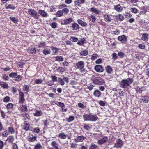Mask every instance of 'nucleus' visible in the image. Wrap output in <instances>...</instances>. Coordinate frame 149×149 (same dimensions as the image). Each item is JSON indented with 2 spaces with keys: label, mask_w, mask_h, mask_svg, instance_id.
I'll return each mask as SVG.
<instances>
[{
  "label": "nucleus",
  "mask_w": 149,
  "mask_h": 149,
  "mask_svg": "<svg viewBox=\"0 0 149 149\" xmlns=\"http://www.w3.org/2000/svg\"><path fill=\"white\" fill-rule=\"evenodd\" d=\"M83 118L85 121L94 122L97 121L98 117L96 114L90 113L89 114H85L83 115Z\"/></svg>",
  "instance_id": "nucleus-1"
},
{
  "label": "nucleus",
  "mask_w": 149,
  "mask_h": 149,
  "mask_svg": "<svg viewBox=\"0 0 149 149\" xmlns=\"http://www.w3.org/2000/svg\"><path fill=\"white\" fill-rule=\"evenodd\" d=\"M84 62L83 61H79L76 64L75 68L77 69H79L81 73H84L86 71V70L84 68Z\"/></svg>",
  "instance_id": "nucleus-2"
},
{
  "label": "nucleus",
  "mask_w": 149,
  "mask_h": 149,
  "mask_svg": "<svg viewBox=\"0 0 149 149\" xmlns=\"http://www.w3.org/2000/svg\"><path fill=\"white\" fill-rule=\"evenodd\" d=\"M28 13L29 15L35 19H38L40 16L37 12L33 9H29Z\"/></svg>",
  "instance_id": "nucleus-3"
},
{
  "label": "nucleus",
  "mask_w": 149,
  "mask_h": 149,
  "mask_svg": "<svg viewBox=\"0 0 149 149\" xmlns=\"http://www.w3.org/2000/svg\"><path fill=\"white\" fill-rule=\"evenodd\" d=\"M68 78L63 75H62L60 77L58 78V82L61 84H64L65 83H68Z\"/></svg>",
  "instance_id": "nucleus-4"
},
{
  "label": "nucleus",
  "mask_w": 149,
  "mask_h": 149,
  "mask_svg": "<svg viewBox=\"0 0 149 149\" xmlns=\"http://www.w3.org/2000/svg\"><path fill=\"white\" fill-rule=\"evenodd\" d=\"M10 77L14 78L16 81H20L22 79V77L20 75L17 74L16 73L12 72L9 74Z\"/></svg>",
  "instance_id": "nucleus-5"
},
{
  "label": "nucleus",
  "mask_w": 149,
  "mask_h": 149,
  "mask_svg": "<svg viewBox=\"0 0 149 149\" xmlns=\"http://www.w3.org/2000/svg\"><path fill=\"white\" fill-rule=\"evenodd\" d=\"M123 141L120 139H118L116 141L114 145L115 147L121 148L123 145Z\"/></svg>",
  "instance_id": "nucleus-6"
},
{
  "label": "nucleus",
  "mask_w": 149,
  "mask_h": 149,
  "mask_svg": "<svg viewBox=\"0 0 149 149\" xmlns=\"http://www.w3.org/2000/svg\"><path fill=\"white\" fill-rule=\"evenodd\" d=\"M118 41L121 42L122 43H125L127 42V36L125 35H121L118 37Z\"/></svg>",
  "instance_id": "nucleus-7"
},
{
  "label": "nucleus",
  "mask_w": 149,
  "mask_h": 149,
  "mask_svg": "<svg viewBox=\"0 0 149 149\" xmlns=\"http://www.w3.org/2000/svg\"><path fill=\"white\" fill-rule=\"evenodd\" d=\"M19 94V103L20 104H23L25 101L24 93L22 92H20Z\"/></svg>",
  "instance_id": "nucleus-8"
},
{
  "label": "nucleus",
  "mask_w": 149,
  "mask_h": 149,
  "mask_svg": "<svg viewBox=\"0 0 149 149\" xmlns=\"http://www.w3.org/2000/svg\"><path fill=\"white\" fill-rule=\"evenodd\" d=\"M73 21V20L72 18L70 17L64 19L63 21H62L61 24V25H66L70 24Z\"/></svg>",
  "instance_id": "nucleus-9"
},
{
  "label": "nucleus",
  "mask_w": 149,
  "mask_h": 149,
  "mask_svg": "<svg viewBox=\"0 0 149 149\" xmlns=\"http://www.w3.org/2000/svg\"><path fill=\"white\" fill-rule=\"evenodd\" d=\"M93 81L94 84L104 83L103 80L100 77H96L93 80Z\"/></svg>",
  "instance_id": "nucleus-10"
},
{
  "label": "nucleus",
  "mask_w": 149,
  "mask_h": 149,
  "mask_svg": "<svg viewBox=\"0 0 149 149\" xmlns=\"http://www.w3.org/2000/svg\"><path fill=\"white\" fill-rule=\"evenodd\" d=\"M95 69L96 71L99 72H103L104 69L102 66L100 65H97L95 67Z\"/></svg>",
  "instance_id": "nucleus-11"
},
{
  "label": "nucleus",
  "mask_w": 149,
  "mask_h": 149,
  "mask_svg": "<svg viewBox=\"0 0 149 149\" xmlns=\"http://www.w3.org/2000/svg\"><path fill=\"white\" fill-rule=\"evenodd\" d=\"M133 82V79L132 78H128L126 79H124L122 80V84H128V83H132Z\"/></svg>",
  "instance_id": "nucleus-12"
},
{
  "label": "nucleus",
  "mask_w": 149,
  "mask_h": 149,
  "mask_svg": "<svg viewBox=\"0 0 149 149\" xmlns=\"http://www.w3.org/2000/svg\"><path fill=\"white\" fill-rule=\"evenodd\" d=\"M38 13L42 17H47L48 16V13L44 10H40L38 11Z\"/></svg>",
  "instance_id": "nucleus-13"
},
{
  "label": "nucleus",
  "mask_w": 149,
  "mask_h": 149,
  "mask_svg": "<svg viewBox=\"0 0 149 149\" xmlns=\"http://www.w3.org/2000/svg\"><path fill=\"white\" fill-rule=\"evenodd\" d=\"M86 138L83 136H78L74 140L75 142H82Z\"/></svg>",
  "instance_id": "nucleus-14"
},
{
  "label": "nucleus",
  "mask_w": 149,
  "mask_h": 149,
  "mask_svg": "<svg viewBox=\"0 0 149 149\" xmlns=\"http://www.w3.org/2000/svg\"><path fill=\"white\" fill-rule=\"evenodd\" d=\"M19 109L22 112H26L27 111L28 109L26 105H22L20 107Z\"/></svg>",
  "instance_id": "nucleus-15"
},
{
  "label": "nucleus",
  "mask_w": 149,
  "mask_h": 149,
  "mask_svg": "<svg viewBox=\"0 0 149 149\" xmlns=\"http://www.w3.org/2000/svg\"><path fill=\"white\" fill-rule=\"evenodd\" d=\"M51 145L54 149L52 148H50L49 149H59L58 144L56 141H53L51 143Z\"/></svg>",
  "instance_id": "nucleus-16"
},
{
  "label": "nucleus",
  "mask_w": 149,
  "mask_h": 149,
  "mask_svg": "<svg viewBox=\"0 0 149 149\" xmlns=\"http://www.w3.org/2000/svg\"><path fill=\"white\" fill-rule=\"evenodd\" d=\"M141 100L144 103H147L149 102V97L147 96H143L141 97Z\"/></svg>",
  "instance_id": "nucleus-17"
},
{
  "label": "nucleus",
  "mask_w": 149,
  "mask_h": 149,
  "mask_svg": "<svg viewBox=\"0 0 149 149\" xmlns=\"http://www.w3.org/2000/svg\"><path fill=\"white\" fill-rule=\"evenodd\" d=\"M93 95L95 97H101L102 93L99 90H96L93 93Z\"/></svg>",
  "instance_id": "nucleus-18"
},
{
  "label": "nucleus",
  "mask_w": 149,
  "mask_h": 149,
  "mask_svg": "<svg viewBox=\"0 0 149 149\" xmlns=\"http://www.w3.org/2000/svg\"><path fill=\"white\" fill-rule=\"evenodd\" d=\"M71 25V27L72 28L73 30H77L79 28V25L75 22L73 23Z\"/></svg>",
  "instance_id": "nucleus-19"
},
{
  "label": "nucleus",
  "mask_w": 149,
  "mask_h": 149,
  "mask_svg": "<svg viewBox=\"0 0 149 149\" xmlns=\"http://www.w3.org/2000/svg\"><path fill=\"white\" fill-rule=\"evenodd\" d=\"M27 51L29 53L33 54H35L36 52V49L34 48H29L28 49Z\"/></svg>",
  "instance_id": "nucleus-20"
},
{
  "label": "nucleus",
  "mask_w": 149,
  "mask_h": 149,
  "mask_svg": "<svg viewBox=\"0 0 149 149\" xmlns=\"http://www.w3.org/2000/svg\"><path fill=\"white\" fill-rule=\"evenodd\" d=\"M107 138L105 137L101 139H99L98 141V144L102 145L106 142Z\"/></svg>",
  "instance_id": "nucleus-21"
},
{
  "label": "nucleus",
  "mask_w": 149,
  "mask_h": 149,
  "mask_svg": "<svg viewBox=\"0 0 149 149\" xmlns=\"http://www.w3.org/2000/svg\"><path fill=\"white\" fill-rule=\"evenodd\" d=\"M114 9L118 12H120L123 10V8L120 5H117L114 7Z\"/></svg>",
  "instance_id": "nucleus-22"
},
{
  "label": "nucleus",
  "mask_w": 149,
  "mask_h": 149,
  "mask_svg": "<svg viewBox=\"0 0 149 149\" xmlns=\"http://www.w3.org/2000/svg\"><path fill=\"white\" fill-rule=\"evenodd\" d=\"M77 22L78 24L83 27H86L87 26V24L85 22L80 19H78Z\"/></svg>",
  "instance_id": "nucleus-23"
},
{
  "label": "nucleus",
  "mask_w": 149,
  "mask_h": 149,
  "mask_svg": "<svg viewBox=\"0 0 149 149\" xmlns=\"http://www.w3.org/2000/svg\"><path fill=\"white\" fill-rule=\"evenodd\" d=\"M23 127V129L27 131L29 130V128L30 127V125L29 123L27 122V121H25L24 122V126Z\"/></svg>",
  "instance_id": "nucleus-24"
},
{
  "label": "nucleus",
  "mask_w": 149,
  "mask_h": 149,
  "mask_svg": "<svg viewBox=\"0 0 149 149\" xmlns=\"http://www.w3.org/2000/svg\"><path fill=\"white\" fill-rule=\"evenodd\" d=\"M148 35L146 33H143L142 34L141 39L145 41H147L148 40Z\"/></svg>",
  "instance_id": "nucleus-25"
},
{
  "label": "nucleus",
  "mask_w": 149,
  "mask_h": 149,
  "mask_svg": "<svg viewBox=\"0 0 149 149\" xmlns=\"http://www.w3.org/2000/svg\"><path fill=\"white\" fill-rule=\"evenodd\" d=\"M58 136L61 139H64L66 138L67 135L65 134L64 132H61L59 134Z\"/></svg>",
  "instance_id": "nucleus-26"
},
{
  "label": "nucleus",
  "mask_w": 149,
  "mask_h": 149,
  "mask_svg": "<svg viewBox=\"0 0 149 149\" xmlns=\"http://www.w3.org/2000/svg\"><path fill=\"white\" fill-rule=\"evenodd\" d=\"M106 70L108 74H111L113 71L112 67L109 65L107 66L106 67Z\"/></svg>",
  "instance_id": "nucleus-27"
},
{
  "label": "nucleus",
  "mask_w": 149,
  "mask_h": 149,
  "mask_svg": "<svg viewBox=\"0 0 149 149\" xmlns=\"http://www.w3.org/2000/svg\"><path fill=\"white\" fill-rule=\"evenodd\" d=\"M115 17L116 18L119 19V20L120 21H122L124 19V17L121 14H118V15H115Z\"/></svg>",
  "instance_id": "nucleus-28"
},
{
  "label": "nucleus",
  "mask_w": 149,
  "mask_h": 149,
  "mask_svg": "<svg viewBox=\"0 0 149 149\" xmlns=\"http://www.w3.org/2000/svg\"><path fill=\"white\" fill-rule=\"evenodd\" d=\"M65 70V68L62 67H58L57 69V71L59 73H63Z\"/></svg>",
  "instance_id": "nucleus-29"
},
{
  "label": "nucleus",
  "mask_w": 149,
  "mask_h": 149,
  "mask_svg": "<svg viewBox=\"0 0 149 149\" xmlns=\"http://www.w3.org/2000/svg\"><path fill=\"white\" fill-rule=\"evenodd\" d=\"M43 53L45 55L49 54L51 53V51L49 49L45 48L43 50Z\"/></svg>",
  "instance_id": "nucleus-30"
},
{
  "label": "nucleus",
  "mask_w": 149,
  "mask_h": 149,
  "mask_svg": "<svg viewBox=\"0 0 149 149\" xmlns=\"http://www.w3.org/2000/svg\"><path fill=\"white\" fill-rule=\"evenodd\" d=\"M81 56H85L87 55L88 54V52L86 50H85L81 51L80 53Z\"/></svg>",
  "instance_id": "nucleus-31"
},
{
  "label": "nucleus",
  "mask_w": 149,
  "mask_h": 149,
  "mask_svg": "<svg viewBox=\"0 0 149 149\" xmlns=\"http://www.w3.org/2000/svg\"><path fill=\"white\" fill-rule=\"evenodd\" d=\"M21 116L24 118V119L29 120H30V116L28 113L22 114Z\"/></svg>",
  "instance_id": "nucleus-32"
},
{
  "label": "nucleus",
  "mask_w": 149,
  "mask_h": 149,
  "mask_svg": "<svg viewBox=\"0 0 149 149\" xmlns=\"http://www.w3.org/2000/svg\"><path fill=\"white\" fill-rule=\"evenodd\" d=\"M74 117L73 116H70L68 118H66V120L68 122H70L74 120Z\"/></svg>",
  "instance_id": "nucleus-33"
},
{
  "label": "nucleus",
  "mask_w": 149,
  "mask_h": 149,
  "mask_svg": "<svg viewBox=\"0 0 149 149\" xmlns=\"http://www.w3.org/2000/svg\"><path fill=\"white\" fill-rule=\"evenodd\" d=\"M104 19L106 22H110L111 20V18H110L107 15H104Z\"/></svg>",
  "instance_id": "nucleus-34"
},
{
  "label": "nucleus",
  "mask_w": 149,
  "mask_h": 149,
  "mask_svg": "<svg viewBox=\"0 0 149 149\" xmlns=\"http://www.w3.org/2000/svg\"><path fill=\"white\" fill-rule=\"evenodd\" d=\"M14 139L13 136H10L7 139V140L8 141L9 143H12L14 141Z\"/></svg>",
  "instance_id": "nucleus-35"
},
{
  "label": "nucleus",
  "mask_w": 149,
  "mask_h": 149,
  "mask_svg": "<svg viewBox=\"0 0 149 149\" xmlns=\"http://www.w3.org/2000/svg\"><path fill=\"white\" fill-rule=\"evenodd\" d=\"M29 87L27 85H24L23 87V90L26 92L25 93L26 94H27V92L29 91Z\"/></svg>",
  "instance_id": "nucleus-36"
},
{
  "label": "nucleus",
  "mask_w": 149,
  "mask_h": 149,
  "mask_svg": "<svg viewBox=\"0 0 149 149\" xmlns=\"http://www.w3.org/2000/svg\"><path fill=\"white\" fill-rule=\"evenodd\" d=\"M25 61L24 60H22L21 61L18 63V66L20 68H22L23 65L25 63Z\"/></svg>",
  "instance_id": "nucleus-37"
},
{
  "label": "nucleus",
  "mask_w": 149,
  "mask_h": 149,
  "mask_svg": "<svg viewBox=\"0 0 149 149\" xmlns=\"http://www.w3.org/2000/svg\"><path fill=\"white\" fill-rule=\"evenodd\" d=\"M55 103V104L56 105L60 107L61 108L65 106L64 104L63 103H62L61 102H58L57 101H56V102Z\"/></svg>",
  "instance_id": "nucleus-38"
},
{
  "label": "nucleus",
  "mask_w": 149,
  "mask_h": 149,
  "mask_svg": "<svg viewBox=\"0 0 149 149\" xmlns=\"http://www.w3.org/2000/svg\"><path fill=\"white\" fill-rule=\"evenodd\" d=\"M8 132L10 134H13L15 132V130L12 127H10L8 128Z\"/></svg>",
  "instance_id": "nucleus-39"
},
{
  "label": "nucleus",
  "mask_w": 149,
  "mask_h": 149,
  "mask_svg": "<svg viewBox=\"0 0 149 149\" xmlns=\"http://www.w3.org/2000/svg\"><path fill=\"white\" fill-rule=\"evenodd\" d=\"M42 114V113L40 111H36L34 113V115L36 116H41Z\"/></svg>",
  "instance_id": "nucleus-40"
},
{
  "label": "nucleus",
  "mask_w": 149,
  "mask_h": 149,
  "mask_svg": "<svg viewBox=\"0 0 149 149\" xmlns=\"http://www.w3.org/2000/svg\"><path fill=\"white\" fill-rule=\"evenodd\" d=\"M63 14L62 10H59L56 13V16L57 17H60L63 16Z\"/></svg>",
  "instance_id": "nucleus-41"
},
{
  "label": "nucleus",
  "mask_w": 149,
  "mask_h": 149,
  "mask_svg": "<svg viewBox=\"0 0 149 149\" xmlns=\"http://www.w3.org/2000/svg\"><path fill=\"white\" fill-rule=\"evenodd\" d=\"M55 58L56 61L59 62L62 61L63 60V58L61 56H56Z\"/></svg>",
  "instance_id": "nucleus-42"
},
{
  "label": "nucleus",
  "mask_w": 149,
  "mask_h": 149,
  "mask_svg": "<svg viewBox=\"0 0 149 149\" xmlns=\"http://www.w3.org/2000/svg\"><path fill=\"white\" fill-rule=\"evenodd\" d=\"M144 90V89L143 87H141V88H139V87H138L136 89V91L137 92H138L139 93H141L142 91Z\"/></svg>",
  "instance_id": "nucleus-43"
},
{
  "label": "nucleus",
  "mask_w": 149,
  "mask_h": 149,
  "mask_svg": "<svg viewBox=\"0 0 149 149\" xmlns=\"http://www.w3.org/2000/svg\"><path fill=\"white\" fill-rule=\"evenodd\" d=\"M36 137L35 136L30 137L28 138V140L30 142H33L36 140Z\"/></svg>",
  "instance_id": "nucleus-44"
},
{
  "label": "nucleus",
  "mask_w": 149,
  "mask_h": 149,
  "mask_svg": "<svg viewBox=\"0 0 149 149\" xmlns=\"http://www.w3.org/2000/svg\"><path fill=\"white\" fill-rule=\"evenodd\" d=\"M120 86L121 87L124 88H127L128 89H129L131 88V86H130V84H120Z\"/></svg>",
  "instance_id": "nucleus-45"
},
{
  "label": "nucleus",
  "mask_w": 149,
  "mask_h": 149,
  "mask_svg": "<svg viewBox=\"0 0 149 149\" xmlns=\"http://www.w3.org/2000/svg\"><path fill=\"white\" fill-rule=\"evenodd\" d=\"M90 17L91 18V19H90V20H91L92 22L95 23L96 21V19L95 17L93 15H91Z\"/></svg>",
  "instance_id": "nucleus-46"
},
{
  "label": "nucleus",
  "mask_w": 149,
  "mask_h": 149,
  "mask_svg": "<svg viewBox=\"0 0 149 149\" xmlns=\"http://www.w3.org/2000/svg\"><path fill=\"white\" fill-rule=\"evenodd\" d=\"M42 146L40 143H38L34 146L33 149H41Z\"/></svg>",
  "instance_id": "nucleus-47"
},
{
  "label": "nucleus",
  "mask_w": 149,
  "mask_h": 149,
  "mask_svg": "<svg viewBox=\"0 0 149 149\" xmlns=\"http://www.w3.org/2000/svg\"><path fill=\"white\" fill-rule=\"evenodd\" d=\"M97 146L94 144H91L89 147V149H96L97 148Z\"/></svg>",
  "instance_id": "nucleus-48"
},
{
  "label": "nucleus",
  "mask_w": 149,
  "mask_h": 149,
  "mask_svg": "<svg viewBox=\"0 0 149 149\" xmlns=\"http://www.w3.org/2000/svg\"><path fill=\"white\" fill-rule=\"evenodd\" d=\"M90 10L91 11L95 13L96 14H98L99 13L98 10L95 8H91Z\"/></svg>",
  "instance_id": "nucleus-49"
},
{
  "label": "nucleus",
  "mask_w": 149,
  "mask_h": 149,
  "mask_svg": "<svg viewBox=\"0 0 149 149\" xmlns=\"http://www.w3.org/2000/svg\"><path fill=\"white\" fill-rule=\"evenodd\" d=\"M53 82H58V78L55 75L52 76H51Z\"/></svg>",
  "instance_id": "nucleus-50"
},
{
  "label": "nucleus",
  "mask_w": 149,
  "mask_h": 149,
  "mask_svg": "<svg viewBox=\"0 0 149 149\" xmlns=\"http://www.w3.org/2000/svg\"><path fill=\"white\" fill-rule=\"evenodd\" d=\"M15 8V6L13 4H9L6 7V9H14Z\"/></svg>",
  "instance_id": "nucleus-51"
},
{
  "label": "nucleus",
  "mask_w": 149,
  "mask_h": 149,
  "mask_svg": "<svg viewBox=\"0 0 149 149\" xmlns=\"http://www.w3.org/2000/svg\"><path fill=\"white\" fill-rule=\"evenodd\" d=\"M98 56V55L96 54H93L91 58V59L93 61H94L96 59Z\"/></svg>",
  "instance_id": "nucleus-52"
},
{
  "label": "nucleus",
  "mask_w": 149,
  "mask_h": 149,
  "mask_svg": "<svg viewBox=\"0 0 149 149\" xmlns=\"http://www.w3.org/2000/svg\"><path fill=\"white\" fill-rule=\"evenodd\" d=\"M10 97L8 96H6L4 98L3 101L4 102L7 103L10 101Z\"/></svg>",
  "instance_id": "nucleus-53"
},
{
  "label": "nucleus",
  "mask_w": 149,
  "mask_h": 149,
  "mask_svg": "<svg viewBox=\"0 0 149 149\" xmlns=\"http://www.w3.org/2000/svg\"><path fill=\"white\" fill-rule=\"evenodd\" d=\"M13 104L11 103H9L7 104L6 107L7 109H11L13 108Z\"/></svg>",
  "instance_id": "nucleus-54"
},
{
  "label": "nucleus",
  "mask_w": 149,
  "mask_h": 149,
  "mask_svg": "<svg viewBox=\"0 0 149 149\" xmlns=\"http://www.w3.org/2000/svg\"><path fill=\"white\" fill-rule=\"evenodd\" d=\"M70 40L72 41L75 42L78 40V39L77 38L74 36H72L70 38Z\"/></svg>",
  "instance_id": "nucleus-55"
},
{
  "label": "nucleus",
  "mask_w": 149,
  "mask_h": 149,
  "mask_svg": "<svg viewBox=\"0 0 149 149\" xmlns=\"http://www.w3.org/2000/svg\"><path fill=\"white\" fill-rule=\"evenodd\" d=\"M84 128L86 130H88L90 127L89 124H85L84 126Z\"/></svg>",
  "instance_id": "nucleus-56"
},
{
  "label": "nucleus",
  "mask_w": 149,
  "mask_h": 149,
  "mask_svg": "<svg viewBox=\"0 0 149 149\" xmlns=\"http://www.w3.org/2000/svg\"><path fill=\"white\" fill-rule=\"evenodd\" d=\"M139 48L141 49H144L145 48V45L143 44H140L138 45Z\"/></svg>",
  "instance_id": "nucleus-57"
},
{
  "label": "nucleus",
  "mask_w": 149,
  "mask_h": 149,
  "mask_svg": "<svg viewBox=\"0 0 149 149\" xmlns=\"http://www.w3.org/2000/svg\"><path fill=\"white\" fill-rule=\"evenodd\" d=\"M130 11L131 12L134 13H137L138 10L135 8H132L130 9Z\"/></svg>",
  "instance_id": "nucleus-58"
},
{
  "label": "nucleus",
  "mask_w": 149,
  "mask_h": 149,
  "mask_svg": "<svg viewBox=\"0 0 149 149\" xmlns=\"http://www.w3.org/2000/svg\"><path fill=\"white\" fill-rule=\"evenodd\" d=\"M98 103L100 106H104L106 104L105 102L102 100L99 101Z\"/></svg>",
  "instance_id": "nucleus-59"
},
{
  "label": "nucleus",
  "mask_w": 149,
  "mask_h": 149,
  "mask_svg": "<svg viewBox=\"0 0 149 149\" xmlns=\"http://www.w3.org/2000/svg\"><path fill=\"white\" fill-rule=\"evenodd\" d=\"M57 23L54 22L52 23L50 25L52 28H55L57 27Z\"/></svg>",
  "instance_id": "nucleus-60"
},
{
  "label": "nucleus",
  "mask_w": 149,
  "mask_h": 149,
  "mask_svg": "<svg viewBox=\"0 0 149 149\" xmlns=\"http://www.w3.org/2000/svg\"><path fill=\"white\" fill-rule=\"evenodd\" d=\"M10 19L15 23H16L17 22V20L15 17H10Z\"/></svg>",
  "instance_id": "nucleus-61"
},
{
  "label": "nucleus",
  "mask_w": 149,
  "mask_h": 149,
  "mask_svg": "<svg viewBox=\"0 0 149 149\" xmlns=\"http://www.w3.org/2000/svg\"><path fill=\"white\" fill-rule=\"evenodd\" d=\"M0 112L1 116L3 118H5L6 115L4 112L1 109H0Z\"/></svg>",
  "instance_id": "nucleus-62"
},
{
  "label": "nucleus",
  "mask_w": 149,
  "mask_h": 149,
  "mask_svg": "<svg viewBox=\"0 0 149 149\" xmlns=\"http://www.w3.org/2000/svg\"><path fill=\"white\" fill-rule=\"evenodd\" d=\"M33 131L35 133H38L40 132V130L39 128L38 127H37L34 129L33 130Z\"/></svg>",
  "instance_id": "nucleus-63"
},
{
  "label": "nucleus",
  "mask_w": 149,
  "mask_h": 149,
  "mask_svg": "<svg viewBox=\"0 0 149 149\" xmlns=\"http://www.w3.org/2000/svg\"><path fill=\"white\" fill-rule=\"evenodd\" d=\"M118 56L116 53H113L112 54V59L113 60H116L118 58Z\"/></svg>",
  "instance_id": "nucleus-64"
}]
</instances>
